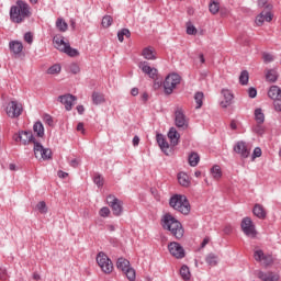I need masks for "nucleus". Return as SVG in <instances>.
<instances>
[{
    "label": "nucleus",
    "mask_w": 281,
    "mask_h": 281,
    "mask_svg": "<svg viewBox=\"0 0 281 281\" xmlns=\"http://www.w3.org/2000/svg\"><path fill=\"white\" fill-rule=\"evenodd\" d=\"M9 15L12 23H23L25 19L32 16L30 4L23 0H16L15 5L10 8Z\"/></svg>",
    "instance_id": "obj_1"
},
{
    "label": "nucleus",
    "mask_w": 281,
    "mask_h": 281,
    "mask_svg": "<svg viewBox=\"0 0 281 281\" xmlns=\"http://www.w3.org/2000/svg\"><path fill=\"white\" fill-rule=\"evenodd\" d=\"M161 225L165 229L170 232L175 236V238H183L184 229L183 225L179 220H177L172 214L166 213L161 218Z\"/></svg>",
    "instance_id": "obj_2"
},
{
    "label": "nucleus",
    "mask_w": 281,
    "mask_h": 281,
    "mask_svg": "<svg viewBox=\"0 0 281 281\" xmlns=\"http://www.w3.org/2000/svg\"><path fill=\"white\" fill-rule=\"evenodd\" d=\"M177 85H181V76H179L177 72H172L165 78L164 82L157 81L156 78L154 82V89H160L162 86L166 95H171L172 91L177 89Z\"/></svg>",
    "instance_id": "obj_3"
},
{
    "label": "nucleus",
    "mask_w": 281,
    "mask_h": 281,
    "mask_svg": "<svg viewBox=\"0 0 281 281\" xmlns=\"http://www.w3.org/2000/svg\"><path fill=\"white\" fill-rule=\"evenodd\" d=\"M169 205L170 207L176 210V212H180V214H183L184 216H188V214H190V211L192 210L188 198L181 194H173L169 199Z\"/></svg>",
    "instance_id": "obj_4"
},
{
    "label": "nucleus",
    "mask_w": 281,
    "mask_h": 281,
    "mask_svg": "<svg viewBox=\"0 0 281 281\" xmlns=\"http://www.w3.org/2000/svg\"><path fill=\"white\" fill-rule=\"evenodd\" d=\"M241 231L248 238H256L258 236V231H256V225L251 217H244L240 223Z\"/></svg>",
    "instance_id": "obj_5"
},
{
    "label": "nucleus",
    "mask_w": 281,
    "mask_h": 281,
    "mask_svg": "<svg viewBox=\"0 0 281 281\" xmlns=\"http://www.w3.org/2000/svg\"><path fill=\"white\" fill-rule=\"evenodd\" d=\"M33 153L36 157V159H38V153L41 155V159H44V161H47L49 159H52V149L49 148H45L43 146V144L38 143V140H36V138L33 142Z\"/></svg>",
    "instance_id": "obj_6"
},
{
    "label": "nucleus",
    "mask_w": 281,
    "mask_h": 281,
    "mask_svg": "<svg viewBox=\"0 0 281 281\" xmlns=\"http://www.w3.org/2000/svg\"><path fill=\"white\" fill-rule=\"evenodd\" d=\"M97 262L100 267V269L103 271V273H112L113 272V262L106 254L104 252H99L97 256Z\"/></svg>",
    "instance_id": "obj_7"
},
{
    "label": "nucleus",
    "mask_w": 281,
    "mask_h": 281,
    "mask_svg": "<svg viewBox=\"0 0 281 281\" xmlns=\"http://www.w3.org/2000/svg\"><path fill=\"white\" fill-rule=\"evenodd\" d=\"M106 203L111 206L114 216H122V212H124V203L120 199L115 198V195H109L106 198Z\"/></svg>",
    "instance_id": "obj_8"
},
{
    "label": "nucleus",
    "mask_w": 281,
    "mask_h": 281,
    "mask_svg": "<svg viewBox=\"0 0 281 281\" xmlns=\"http://www.w3.org/2000/svg\"><path fill=\"white\" fill-rule=\"evenodd\" d=\"M13 139L14 142H21L23 146H27L29 144H33L36 137H34L32 131H20L13 135Z\"/></svg>",
    "instance_id": "obj_9"
},
{
    "label": "nucleus",
    "mask_w": 281,
    "mask_h": 281,
    "mask_svg": "<svg viewBox=\"0 0 281 281\" xmlns=\"http://www.w3.org/2000/svg\"><path fill=\"white\" fill-rule=\"evenodd\" d=\"M254 258L257 262H261L263 267H271L273 265V256L266 254L260 248L255 250Z\"/></svg>",
    "instance_id": "obj_10"
},
{
    "label": "nucleus",
    "mask_w": 281,
    "mask_h": 281,
    "mask_svg": "<svg viewBox=\"0 0 281 281\" xmlns=\"http://www.w3.org/2000/svg\"><path fill=\"white\" fill-rule=\"evenodd\" d=\"M175 125L177 128H181V131H186L189 126L188 119L186 117L182 109L178 108L175 111Z\"/></svg>",
    "instance_id": "obj_11"
},
{
    "label": "nucleus",
    "mask_w": 281,
    "mask_h": 281,
    "mask_svg": "<svg viewBox=\"0 0 281 281\" xmlns=\"http://www.w3.org/2000/svg\"><path fill=\"white\" fill-rule=\"evenodd\" d=\"M23 113V105L19 101H11L7 106V115L9 117H19Z\"/></svg>",
    "instance_id": "obj_12"
},
{
    "label": "nucleus",
    "mask_w": 281,
    "mask_h": 281,
    "mask_svg": "<svg viewBox=\"0 0 281 281\" xmlns=\"http://www.w3.org/2000/svg\"><path fill=\"white\" fill-rule=\"evenodd\" d=\"M76 100H78V97L71 93H66L58 97V102L65 105L66 111H71V109H74V102H76Z\"/></svg>",
    "instance_id": "obj_13"
},
{
    "label": "nucleus",
    "mask_w": 281,
    "mask_h": 281,
    "mask_svg": "<svg viewBox=\"0 0 281 281\" xmlns=\"http://www.w3.org/2000/svg\"><path fill=\"white\" fill-rule=\"evenodd\" d=\"M234 151L237 155H240L241 159H247L249 155H251V150L247 147V143L245 140H239L234 146Z\"/></svg>",
    "instance_id": "obj_14"
},
{
    "label": "nucleus",
    "mask_w": 281,
    "mask_h": 281,
    "mask_svg": "<svg viewBox=\"0 0 281 281\" xmlns=\"http://www.w3.org/2000/svg\"><path fill=\"white\" fill-rule=\"evenodd\" d=\"M138 67L139 69H142L143 74L149 76L151 80H155L157 78V74H159V70H157V68H153L148 65V61H140Z\"/></svg>",
    "instance_id": "obj_15"
},
{
    "label": "nucleus",
    "mask_w": 281,
    "mask_h": 281,
    "mask_svg": "<svg viewBox=\"0 0 281 281\" xmlns=\"http://www.w3.org/2000/svg\"><path fill=\"white\" fill-rule=\"evenodd\" d=\"M167 137L170 139L172 148H175V146H179V139H181V134H179L177 128L170 127Z\"/></svg>",
    "instance_id": "obj_16"
},
{
    "label": "nucleus",
    "mask_w": 281,
    "mask_h": 281,
    "mask_svg": "<svg viewBox=\"0 0 281 281\" xmlns=\"http://www.w3.org/2000/svg\"><path fill=\"white\" fill-rule=\"evenodd\" d=\"M156 142H157L159 148L162 150V153H165V155H169L168 149L170 148V144L166 139V136H164V134H157Z\"/></svg>",
    "instance_id": "obj_17"
},
{
    "label": "nucleus",
    "mask_w": 281,
    "mask_h": 281,
    "mask_svg": "<svg viewBox=\"0 0 281 281\" xmlns=\"http://www.w3.org/2000/svg\"><path fill=\"white\" fill-rule=\"evenodd\" d=\"M258 279L262 281H280V274L276 272H259Z\"/></svg>",
    "instance_id": "obj_18"
},
{
    "label": "nucleus",
    "mask_w": 281,
    "mask_h": 281,
    "mask_svg": "<svg viewBox=\"0 0 281 281\" xmlns=\"http://www.w3.org/2000/svg\"><path fill=\"white\" fill-rule=\"evenodd\" d=\"M168 250L170 255L178 260H181V258H186V250L183 249V247H169Z\"/></svg>",
    "instance_id": "obj_19"
},
{
    "label": "nucleus",
    "mask_w": 281,
    "mask_h": 281,
    "mask_svg": "<svg viewBox=\"0 0 281 281\" xmlns=\"http://www.w3.org/2000/svg\"><path fill=\"white\" fill-rule=\"evenodd\" d=\"M9 49L10 52H12V54H14L15 56H19V54L23 52V43L19 41H11L9 43Z\"/></svg>",
    "instance_id": "obj_20"
},
{
    "label": "nucleus",
    "mask_w": 281,
    "mask_h": 281,
    "mask_svg": "<svg viewBox=\"0 0 281 281\" xmlns=\"http://www.w3.org/2000/svg\"><path fill=\"white\" fill-rule=\"evenodd\" d=\"M142 56L145 58V60H157V53L151 46L145 47L142 52Z\"/></svg>",
    "instance_id": "obj_21"
},
{
    "label": "nucleus",
    "mask_w": 281,
    "mask_h": 281,
    "mask_svg": "<svg viewBox=\"0 0 281 281\" xmlns=\"http://www.w3.org/2000/svg\"><path fill=\"white\" fill-rule=\"evenodd\" d=\"M252 214L257 216V218H267V211H265V206H262L261 204H255L252 209Z\"/></svg>",
    "instance_id": "obj_22"
},
{
    "label": "nucleus",
    "mask_w": 281,
    "mask_h": 281,
    "mask_svg": "<svg viewBox=\"0 0 281 281\" xmlns=\"http://www.w3.org/2000/svg\"><path fill=\"white\" fill-rule=\"evenodd\" d=\"M116 268L124 273V271L131 269V261H128V259L121 257L116 261Z\"/></svg>",
    "instance_id": "obj_23"
},
{
    "label": "nucleus",
    "mask_w": 281,
    "mask_h": 281,
    "mask_svg": "<svg viewBox=\"0 0 281 281\" xmlns=\"http://www.w3.org/2000/svg\"><path fill=\"white\" fill-rule=\"evenodd\" d=\"M61 52H64V54H67V56H70V58H76V56H80V52H78V49L76 48H72L69 44H65V47L61 48Z\"/></svg>",
    "instance_id": "obj_24"
},
{
    "label": "nucleus",
    "mask_w": 281,
    "mask_h": 281,
    "mask_svg": "<svg viewBox=\"0 0 281 281\" xmlns=\"http://www.w3.org/2000/svg\"><path fill=\"white\" fill-rule=\"evenodd\" d=\"M268 98H271V100H278L281 98V89L278 86H271L268 91Z\"/></svg>",
    "instance_id": "obj_25"
},
{
    "label": "nucleus",
    "mask_w": 281,
    "mask_h": 281,
    "mask_svg": "<svg viewBox=\"0 0 281 281\" xmlns=\"http://www.w3.org/2000/svg\"><path fill=\"white\" fill-rule=\"evenodd\" d=\"M33 131L36 134V137H45V126H43L41 121L34 123Z\"/></svg>",
    "instance_id": "obj_26"
},
{
    "label": "nucleus",
    "mask_w": 281,
    "mask_h": 281,
    "mask_svg": "<svg viewBox=\"0 0 281 281\" xmlns=\"http://www.w3.org/2000/svg\"><path fill=\"white\" fill-rule=\"evenodd\" d=\"M199 161H201V157L199 156L198 153H191L189 155V166H191L192 168L199 166Z\"/></svg>",
    "instance_id": "obj_27"
},
{
    "label": "nucleus",
    "mask_w": 281,
    "mask_h": 281,
    "mask_svg": "<svg viewBox=\"0 0 281 281\" xmlns=\"http://www.w3.org/2000/svg\"><path fill=\"white\" fill-rule=\"evenodd\" d=\"M178 181L183 188H188V186H190V178L186 172L178 173Z\"/></svg>",
    "instance_id": "obj_28"
},
{
    "label": "nucleus",
    "mask_w": 281,
    "mask_h": 281,
    "mask_svg": "<svg viewBox=\"0 0 281 281\" xmlns=\"http://www.w3.org/2000/svg\"><path fill=\"white\" fill-rule=\"evenodd\" d=\"M53 43L59 52H63V47H65V45H69V43L65 42V37H54Z\"/></svg>",
    "instance_id": "obj_29"
},
{
    "label": "nucleus",
    "mask_w": 281,
    "mask_h": 281,
    "mask_svg": "<svg viewBox=\"0 0 281 281\" xmlns=\"http://www.w3.org/2000/svg\"><path fill=\"white\" fill-rule=\"evenodd\" d=\"M180 276L182 278V280L188 281L190 280V278L192 277V274L190 273V268L186 265H183L180 268Z\"/></svg>",
    "instance_id": "obj_30"
},
{
    "label": "nucleus",
    "mask_w": 281,
    "mask_h": 281,
    "mask_svg": "<svg viewBox=\"0 0 281 281\" xmlns=\"http://www.w3.org/2000/svg\"><path fill=\"white\" fill-rule=\"evenodd\" d=\"M92 102L98 106V104H103L105 102L104 94L100 92H93L92 93Z\"/></svg>",
    "instance_id": "obj_31"
},
{
    "label": "nucleus",
    "mask_w": 281,
    "mask_h": 281,
    "mask_svg": "<svg viewBox=\"0 0 281 281\" xmlns=\"http://www.w3.org/2000/svg\"><path fill=\"white\" fill-rule=\"evenodd\" d=\"M204 98H205V94H203L202 91L195 92V94H194V100H195V103H196L195 109H201V106H203Z\"/></svg>",
    "instance_id": "obj_32"
},
{
    "label": "nucleus",
    "mask_w": 281,
    "mask_h": 281,
    "mask_svg": "<svg viewBox=\"0 0 281 281\" xmlns=\"http://www.w3.org/2000/svg\"><path fill=\"white\" fill-rule=\"evenodd\" d=\"M255 120L257 124H265V113H262V109L257 108L255 110Z\"/></svg>",
    "instance_id": "obj_33"
},
{
    "label": "nucleus",
    "mask_w": 281,
    "mask_h": 281,
    "mask_svg": "<svg viewBox=\"0 0 281 281\" xmlns=\"http://www.w3.org/2000/svg\"><path fill=\"white\" fill-rule=\"evenodd\" d=\"M211 175H212L213 179H221V177H223V171L221 170V166L214 165L211 168Z\"/></svg>",
    "instance_id": "obj_34"
},
{
    "label": "nucleus",
    "mask_w": 281,
    "mask_h": 281,
    "mask_svg": "<svg viewBox=\"0 0 281 281\" xmlns=\"http://www.w3.org/2000/svg\"><path fill=\"white\" fill-rule=\"evenodd\" d=\"M209 10L211 14H218L221 10V4L216 0H212L209 4Z\"/></svg>",
    "instance_id": "obj_35"
},
{
    "label": "nucleus",
    "mask_w": 281,
    "mask_h": 281,
    "mask_svg": "<svg viewBox=\"0 0 281 281\" xmlns=\"http://www.w3.org/2000/svg\"><path fill=\"white\" fill-rule=\"evenodd\" d=\"M239 83L245 87L246 85H249V71L243 70L239 75Z\"/></svg>",
    "instance_id": "obj_36"
},
{
    "label": "nucleus",
    "mask_w": 281,
    "mask_h": 281,
    "mask_svg": "<svg viewBox=\"0 0 281 281\" xmlns=\"http://www.w3.org/2000/svg\"><path fill=\"white\" fill-rule=\"evenodd\" d=\"M56 27L59 30V32H67L69 25L63 20V18H58L56 21Z\"/></svg>",
    "instance_id": "obj_37"
},
{
    "label": "nucleus",
    "mask_w": 281,
    "mask_h": 281,
    "mask_svg": "<svg viewBox=\"0 0 281 281\" xmlns=\"http://www.w3.org/2000/svg\"><path fill=\"white\" fill-rule=\"evenodd\" d=\"M206 262L210 267H216L218 265V257L214 254L206 256Z\"/></svg>",
    "instance_id": "obj_38"
},
{
    "label": "nucleus",
    "mask_w": 281,
    "mask_h": 281,
    "mask_svg": "<svg viewBox=\"0 0 281 281\" xmlns=\"http://www.w3.org/2000/svg\"><path fill=\"white\" fill-rule=\"evenodd\" d=\"M266 79L268 82H276L278 80V72L273 69L268 70L266 74Z\"/></svg>",
    "instance_id": "obj_39"
},
{
    "label": "nucleus",
    "mask_w": 281,
    "mask_h": 281,
    "mask_svg": "<svg viewBox=\"0 0 281 281\" xmlns=\"http://www.w3.org/2000/svg\"><path fill=\"white\" fill-rule=\"evenodd\" d=\"M160 240H161L162 247H181V244L177 241H168L166 237H161Z\"/></svg>",
    "instance_id": "obj_40"
},
{
    "label": "nucleus",
    "mask_w": 281,
    "mask_h": 281,
    "mask_svg": "<svg viewBox=\"0 0 281 281\" xmlns=\"http://www.w3.org/2000/svg\"><path fill=\"white\" fill-rule=\"evenodd\" d=\"M123 273L126 276L127 280L135 281L136 273H135V269H133L132 267H130L127 270L123 271Z\"/></svg>",
    "instance_id": "obj_41"
},
{
    "label": "nucleus",
    "mask_w": 281,
    "mask_h": 281,
    "mask_svg": "<svg viewBox=\"0 0 281 281\" xmlns=\"http://www.w3.org/2000/svg\"><path fill=\"white\" fill-rule=\"evenodd\" d=\"M102 27H111L113 25V18L111 15H105L101 22Z\"/></svg>",
    "instance_id": "obj_42"
},
{
    "label": "nucleus",
    "mask_w": 281,
    "mask_h": 281,
    "mask_svg": "<svg viewBox=\"0 0 281 281\" xmlns=\"http://www.w3.org/2000/svg\"><path fill=\"white\" fill-rule=\"evenodd\" d=\"M60 65L55 64L47 69V74H49L50 76H54L55 74H60Z\"/></svg>",
    "instance_id": "obj_43"
},
{
    "label": "nucleus",
    "mask_w": 281,
    "mask_h": 281,
    "mask_svg": "<svg viewBox=\"0 0 281 281\" xmlns=\"http://www.w3.org/2000/svg\"><path fill=\"white\" fill-rule=\"evenodd\" d=\"M222 94L224 97V100L226 102H231L232 104V100H234V94L229 90H225V89L222 90Z\"/></svg>",
    "instance_id": "obj_44"
},
{
    "label": "nucleus",
    "mask_w": 281,
    "mask_h": 281,
    "mask_svg": "<svg viewBox=\"0 0 281 281\" xmlns=\"http://www.w3.org/2000/svg\"><path fill=\"white\" fill-rule=\"evenodd\" d=\"M258 7L265 10H273V5L269 4V0H258Z\"/></svg>",
    "instance_id": "obj_45"
},
{
    "label": "nucleus",
    "mask_w": 281,
    "mask_h": 281,
    "mask_svg": "<svg viewBox=\"0 0 281 281\" xmlns=\"http://www.w3.org/2000/svg\"><path fill=\"white\" fill-rule=\"evenodd\" d=\"M36 209L41 214H47V204L45 203V201H41L40 203H37Z\"/></svg>",
    "instance_id": "obj_46"
},
{
    "label": "nucleus",
    "mask_w": 281,
    "mask_h": 281,
    "mask_svg": "<svg viewBox=\"0 0 281 281\" xmlns=\"http://www.w3.org/2000/svg\"><path fill=\"white\" fill-rule=\"evenodd\" d=\"M258 157H262V149L260 147H256L251 155V160L258 159Z\"/></svg>",
    "instance_id": "obj_47"
},
{
    "label": "nucleus",
    "mask_w": 281,
    "mask_h": 281,
    "mask_svg": "<svg viewBox=\"0 0 281 281\" xmlns=\"http://www.w3.org/2000/svg\"><path fill=\"white\" fill-rule=\"evenodd\" d=\"M93 181L95 183V186H98V188H102V186H104V178H102V176L98 175L93 178Z\"/></svg>",
    "instance_id": "obj_48"
},
{
    "label": "nucleus",
    "mask_w": 281,
    "mask_h": 281,
    "mask_svg": "<svg viewBox=\"0 0 281 281\" xmlns=\"http://www.w3.org/2000/svg\"><path fill=\"white\" fill-rule=\"evenodd\" d=\"M254 133L257 135H265V127H262V124H258L254 127Z\"/></svg>",
    "instance_id": "obj_49"
},
{
    "label": "nucleus",
    "mask_w": 281,
    "mask_h": 281,
    "mask_svg": "<svg viewBox=\"0 0 281 281\" xmlns=\"http://www.w3.org/2000/svg\"><path fill=\"white\" fill-rule=\"evenodd\" d=\"M263 21H267V23H271V21H273V14H271V10H266L263 13Z\"/></svg>",
    "instance_id": "obj_50"
},
{
    "label": "nucleus",
    "mask_w": 281,
    "mask_h": 281,
    "mask_svg": "<svg viewBox=\"0 0 281 281\" xmlns=\"http://www.w3.org/2000/svg\"><path fill=\"white\" fill-rule=\"evenodd\" d=\"M100 216H102L103 218H106V216H109V214H111V210L108 206H103L100 211H99Z\"/></svg>",
    "instance_id": "obj_51"
},
{
    "label": "nucleus",
    "mask_w": 281,
    "mask_h": 281,
    "mask_svg": "<svg viewBox=\"0 0 281 281\" xmlns=\"http://www.w3.org/2000/svg\"><path fill=\"white\" fill-rule=\"evenodd\" d=\"M24 41L29 43V45H32V43H34V35H32V32H26L24 34Z\"/></svg>",
    "instance_id": "obj_52"
},
{
    "label": "nucleus",
    "mask_w": 281,
    "mask_h": 281,
    "mask_svg": "<svg viewBox=\"0 0 281 281\" xmlns=\"http://www.w3.org/2000/svg\"><path fill=\"white\" fill-rule=\"evenodd\" d=\"M265 23V12H261L257 18H256V24L260 27Z\"/></svg>",
    "instance_id": "obj_53"
},
{
    "label": "nucleus",
    "mask_w": 281,
    "mask_h": 281,
    "mask_svg": "<svg viewBox=\"0 0 281 281\" xmlns=\"http://www.w3.org/2000/svg\"><path fill=\"white\" fill-rule=\"evenodd\" d=\"M187 34H189L190 36H194V34H196V27L192 24H189L187 26Z\"/></svg>",
    "instance_id": "obj_54"
},
{
    "label": "nucleus",
    "mask_w": 281,
    "mask_h": 281,
    "mask_svg": "<svg viewBox=\"0 0 281 281\" xmlns=\"http://www.w3.org/2000/svg\"><path fill=\"white\" fill-rule=\"evenodd\" d=\"M44 122L45 124H48V126H54V119L49 114L44 115Z\"/></svg>",
    "instance_id": "obj_55"
},
{
    "label": "nucleus",
    "mask_w": 281,
    "mask_h": 281,
    "mask_svg": "<svg viewBox=\"0 0 281 281\" xmlns=\"http://www.w3.org/2000/svg\"><path fill=\"white\" fill-rule=\"evenodd\" d=\"M248 95L251 99L256 98L258 95V90L256 88H254V87H250L248 89Z\"/></svg>",
    "instance_id": "obj_56"
},
{
    "label": "nucleus",
    "mask_w": 281,
    "mask_h": 281,
    "mask_svg": "<svg viewBox=\"0 0 281 281\" xmlns=\"http://www.w3.org/2000/svg\"><path fill=\"white\" fill-rule=\"evenodd\" d=\"M273 106L276 111L281 112V97H279V99H274Z\"/></svg>",
    "instance_id": "obj_57"
},
{
    "label": "nucleus",
    "mask_w": 281,
    "mask_h": 281,
    "mask_svg": "<svg viewBox=\"0 0 281 281\" xmlns=\"http://www.w3.org/2000/svg\"><path fill=\"white\" fill-rule=\"evenodd\" d=\"M69 69L71 74H80V66H78V64H71Z\"/></svg>",
    "instance_id": "obj_58"
},
{
    "label": "nucleus",
    "mask_w": 281,
    "mask_h": 281,
    "mask_svg": "<svg viewBox=\"0 0 281 281\" xmlns=\"http://www.w3.org/2000/svg\"><path fill=\"white\" fill-rule=\"evenodd\" d=\"M263 60L266 63H273V55L269 54V53H265L263 54Z\"/></svg>",
    "instance_id": "obj_59"
},
{
    "label": "nucleus",
    "mask_w": 281,
    "mask_h": 281,
    "mask_svg": "<svg viewBox=\"0 0 281 281\" xmlns=\"http://www.w3.org/2000/svg\"><path fill=\"white\" fill-rule=\"evenodd\" d=\"M0 280H8V271L3 268H0Z\"/></svg>",
    "instance_id": "obj_60"
},
{
    "label": "nucleus",
    "mask_w": 281,
    "mask_h": 281,
    "mask_svg": "<svg viewBox=\"0 0 281 281\" xmlns=\"http://www.w3.org/2000/svg\"><path fill=\"white\" fill-rule=\"evenodd\" d=\"M121 34L126 38H131V31L128 29H122Z\"/></svg>",
    "instance_id": "obj_61"
},
{
    "label": "nucleus",
    "mask_w": 281,
    "mask_h": 281,
    "mask_svg": "<svg viewBox=\"0 0 281 281\" xmlns=\"http://www.w3.org/2000/svg\"><path fill=\"white\" fill-rule=\"evenodd\" d=\"M57 176L59 177V179H67V177H69V173L63 171V170H59L57 172Z\"/></svg>",
    "instance_id": "obj_62"
},
{
    "label": "nucleus",
    "mask_w": 281,
    "mask_h": 281,
    "mask_svg": "<svg viewBox=\"0 0 281 281\" xmlns=\"http://www.w3.org/2000/svg\"><path fill=\"white\" fill-rule=\"evenodd\" d=\"M207 245H210V237L209 236L204 237V239L202 240L200 247H205Z\"/></svg>",
    "instance_id": "obj_63"
},
{
    "label": "nucleus",
    "mask_w": 281,
    "mask_h": 281,
    "mask_svg": "<svg viewBox=\"0 0 281 281\" xmlns=\"http://www.w3.org/2000/svg\"><path fill=\"white\" fill-rule=\"evenodd\" d=\"M77 112L79 115H85V105H77Z\"/></svg>",
    "instance_id": "obj_64"
}]
</instances>
